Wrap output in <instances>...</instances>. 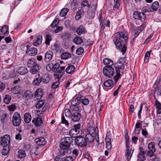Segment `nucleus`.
<instances>
[{
	"label": "nucleus",
	"mask_w": 161,
	"mask_h": 161,
	"mask_svg": "<svg viewBox=\"0 0 161 161\" xmlns=\"http://www.w3.org/2000/svg\"><path fill=\"white\" fill-rule=\"evenodd\" d=\"M76 32L79 35L83 34L86 32L85 28L81 25L79 26L77 28L76 30Z\"/></svg>",
	"instance_id": "18"
},
{
	"label": "nucleus",
	"mask_w": 161,
	"mask_h": 161,
	"mask_svg": "<svg viewBox=\"0 0 161 161\" xmlns=\"http://www.w3.org/2000/svg\"><path fill=\"white\" fill-rule=\"evenodd\" d=\"M71 150H66L64 149H61L59 152V154L61 156H64L68 154L71 153Z\"/></svg>",
	"instance_id": "30"
},
{
	"label": "nucleus",
	"mask_w": 161,
	"mask_h": 161,
	"mask_svg": "<svg viewBox=\"0 0 161 161\" xmlns=\"http://www.w3.org/2000/svg\"><path fill=\"white\" fill-rule=\"evenodd\" d=\"M43 80V78L40 76V74H38V77L35 78L32 82V84L34 85H38L40 84Z\"/></svg>",
	"instance_id": "22"
},
{
	"label": "nucleus",
	"mask_w": 161,
	"mask_h": 161,
	"mask_svg": "<svg viewBox=\"0 0 161 161\" xmlns=\"http://www.w3.org/2000/svg\"><path fill=\"white\" fill-rule=\"evenodd\" d=\"M31 116L29 113H26L24 115V120L26 123H29L31 120Z\"/></svg>",
	"instance_id": "28"
},
{
	"label": "nucleus",
	"mask_w": 161,
	"mask_h": 161,
	"mask_svg": "<svg viewBox=\"0 0 161 161\" xmlns=\"http://www.w3.org/2000/svg\"><path fill=\"white\" fill-rule=\"evenodd\" d=\"M16 155L18 157L20 158H23L26 156V153L25 151L19 150L18 151Z\"/></svg>",
	"instance_id": "32"
},
{
	"label": "nucleus",
	"mask_w": 161,
	"mask_h": 161,
	"mask_svg": "<svg viewBox=\"0 0 161 161\" xmlns=\"http://www.w3.org/2000/svg\"><path fill=\"white\" fill-rule=\"evenodd\" d=\"M151 51H147L145 54L144 61L146 62H148V61L149 58L150 56Z\"/></svg>",
	"instance_id": "52"
},
{
	"label": "nucleus",
	"mask_w": 161,
	"mask_h": 161,
	"mask_svg": "<svg viewBox=\"0 0 161 161\" xmlns=\"http://www.w3.org/2000/svg\"><path fill=\"white\" fill-rule=\"evenodd\" d=\"M103 63L106 66H111L114 64L113 62L109 58H105L103 59Z\"/></svg>",
	"instance_id": "29"
},
{
	"label": "nucleus",
	"mask_w": 161,
	"mask_h": 161,
	"mask_svg": "<svg viewBox=\"0 0 161 161\" xmlns=\"http://www.w3.org/2000/svg\"><path fill=\"white\" fill-rule=\"evenodd\" d=\"M81 8L83 9H88L90 6L91 3L90 2L87 0H84L81 3Z\"/></svg>",
	"instance_id": "25"
},
{
	"label": "nucleus",
	"mask_w": 161,
	"mask_h": 161,
	"mask_svg": "<svg viewBox=\"0 0 161 161\" xmlns=\"http://www.w3.org/2000/svg\"><path fill=\"white\" fill-rule=\"evenodd\" d=\"M53 65L52 63L49 64L46 66V70L49 71H50L51 70L53 71Z\"/></svg>",
	"instance_id": "48"
},
{
	"label": "nucleus",
	"mask_w": 161,
	"mask_h": 161,
	"mask_svg": "<svg viewBox=\"0 0 161 161\" xmlns=\"http://www.w3.org/2000/svg\"><path fill=\"white\" fill-rule=\"evenodd\" d=\"M78 150L77 149H74L72 152L73 157L75 158L78 156Z\"/></svg>",
	"instance_id": "63"
},
{
	"label": "nucleus",
	"mask_w": 161,
	"mask_h": 161,
	"mask_svg": "<svg viewBox=\"0 0 161 161\" xmlns=\"http://www.w3.org/2000/svg\"><path fill=\"white\" fill-rule=\"evenodd\" d=\"M73 42L76 44H80L82 42V39L80 37L77 36L73 40Z\"/></svg>",
	"instance_id": "42"
},
{
	"label": "nucleus",
	"mask_w": 161,
	"mask_h": 161,
	"mask_svg": "<svg viewBox=\"0 0 161 161\" xmlns=\"http://www.w3.org/2000/svg\"><path fill=\"white\" fill-rule=\"evenodd\" d=\"M126 149L125 151V158L126 159L125 161H130L132 157L133 150L130 149V147L127 144V141L126 143Z\"/></svg>",
	"instance_id": "10"
},
{
	"label": "nucleus",
	"mask_w": 161,
	"mask_h": 161,
	"mask_svg": "<svg viewBox=\"0 0 161 161\" xmlns=\"http://www.w3.org/2000/svg\"><path fill=\"white\" fill-rule=\"evenodd\" d=\"M71 37V35L69 33L65 32L63 34L61 37L63 40H68Z\"/></svg>",
	"instance_id": "35"
},
{
	"label": "nucleus",
	"mask_w": 161,
	"mask_h": 161,
	"mask_svg": "<svg viewBox=\"0 0 161 161\" xmlns=\"http://www.w3.org/2000/svg\"><path fill=\"white\" fill-rule=\"evenodd\" d=\"M154 94L155 96H161V87L155 88Z\"/></svg>",
	"instance_id": "43"
},
{
	"label": "nucleus",
	"mask_w": 161,
	"mask_h": 161,
	"mask_svg": "<svg viewBox=\"0 0 161 161\" xmlns=\"http://www.w3.org/2000/svg\"><path fill=\"white\" fill-rule=\"evenodd\" d=\"M104 75L108 78H112L114 74V69L111 66H105L103 69Z\"/></svg>",
	"instance_id": "5"
},
{
	"label": "nucleus",
	"mask_w": 161,
	"mask_h": 161,
	"mask_svg": "<svg viewBox=\"0 0 161 161\" xmlns=\"http://www.w3.org/2000/svg\"><path fill=\"white\" fill-rule=\"evenodd\" d=\"M7 114L6 113H3L0 116V119L2 122L4 123L7 120Z\"/></svg>",
	"instance_id": "44"
},
{
	"label": "nucleus",
	"mask_w": 161,
	"mask_h": 161,
	"mask_svg": "<svg viewBox=\"0 0 161 161\" xmlns=\"http://www.w3.org/2000/svg\"><path fill=\"white\" fill-rule=\"evenodd\" d=\"M155 152H153V151L148 150L147 151V153H146V155L148 157H153L155 155L154 154Z\"/></svg>",
	"instance_id": "58"
},
{
	"label": "nucleus",
	"mask_w": 161,
	"mask_h": 161,
	"mask_svg": "<svg viewBox=\"0 0 161 161\" xmlns=\"http://www.w3.org/2000/svg\"><path fill=\"white\" fill-rule=\"evenodd\" d=\"M91 122L92 124V125H91L90 123L87 126V131L89 133V134H95L96 135V129H95V127L93 126V122L91 121Z\"/></svg>",
	"instance_id": "17"
},
{
	"label": "nucleus",
	"mask_w": 161,
	"mask_h": 161,
	"mask_svg": "<svg viewBox=\"0 0 161 161\" xmlns=\"http://www.w3.org/2000/svg\"><path fill=\"white\" fill-rule=\"evenodd\" d=\"M42 37H37L36 40H35V41L33 42V44L35 46H37L40 45L42 43Z\"/></svg>",
	"instance_id": "46"
},
{
	"label": "nucleus",
	"mask_w": 161,
	"mask_h": 161,
	"mask_svg": "<svg viewBox=\"0 0 161 161\" xmlns=\"http://www.w3.org/2000/svg\"><path fill=\"white\" fill-rule=\"evenodd\" d=\"M71 113L70 110L69 109H66L64 111V114L66 117H71Z\"/></svg>",
	"instance_id": "62"
},
{
	"label": "nucleus",
	"mask_w": 161,
	"mask_h": 161,
	"mask_svg": "<svg viewBox=\"0 0 161 161\" xmlns=\"http://www.w3.org/2000/svg\"><path fill=\"white\" fill-rule=\"evenodd\" d=\"M75 67L72 65H69L66 69V72L68 74L73 73L74 71Z\"/></svg>",
	"instance_id": "26"
},
{
	"label": "nucleus",
	"mask_w": 161,
	"mask_h": 161,
	"mask_svg": "<svg viewBox=\"0 0 161 161\" xmlns=\"http://www.w3.org/2000/svg\"><path fill=\"white\" fill-rule=\"evenodd\" d=\"M111 136L108 134L107 133V136L105 137V142L106 143H111Z\"/></svg>",
	"instance_id": "57"
},
{
	"label": "nucleus",
	"mask_w": 161,
	"mask_h": 161,
	"mask_svg": "<svg viewBox=\"0 0 161 161\" xmlns=\"http://www.w3.org/2000/svg\"><path fill=\"white\" fill-rule=\"evenodd\" d=\"M84 12L82 9H79L78 11L76 13V15L75 18L76 20H78L80 19L82 13Z\"/></svg>",
	"instance_id": "34"
},
{
	"label": "nucleus",
	"mask_w": 161,
	"mask_h": 161,
	"mask_svg": "<svg viewBox=\"0 0 161 161\" xmlns=\"http://www.w3.org/2000/svg\"><path fill=\"white\" fill-rule=\"evenodd\" d=\"M21 121L20 114L17 112L14 113L12 118V122L13 125L14 126H18L20 124Z\"/></svg>",
	"instance_id": "7"
},
{
	"label": "nucleus",
	"mask_w": 161,
	"mask_h": 161,
	"mask_svg": "<svg viewBox=\"0 0 161 161\" xmlns=\"http://www.w3.org/2000/svg\"><path fill=\"white\" fill-rule=\"evenodd\" d=\"M42 90L40 89H37L35 92V97L37 99L41 98L43 96Z\"/></svg>",
	"instance_id": "24"
},
{
	"label": "nucleus",
	"mask_w": 161,
	"mask_h": 161,
	"mask_svg": "<svg viewBox=\"0 0 161 161\" xmlns=\"http://www.w3.org/2000/svg\"><path fill=\"white\" fill-rule=\"evenodd\" d=\"M64 139V141L60 144V148L61 149L71 150L69 148L70 143L73 142V138L71 137H65Z\"/></svg>",
	"instance_id": "4"
},
{
	"label": "nucleus",
	"mask_w": 161,
	"mask_h": 161,
	"mask_svg": "<svg viewBox=\"0 0 161 161\" xmlns=\"http://www.w3.org/2000/svg\"><path fill=\"white\" fill-rule=\"evenodd\" d=\"M59 20L58 19H56L53 21L51 24V26L52 28H54L58 23Z\"/></svg>",
	"instance_id": "59"
},
{
	"label": "nucleus",
	"mask_w": 161,
	"mask_h": 161,
	"mask_svg": "<svg viewBox=\"0 0 161 161\" xmlns=\"http://www.w3.org/2000/svg\"><path fill=\"white\" fill-rule=\"evenodd\" d=\"M116 38L114 42L117 49L120 50L122 54L124 55L126 50V47L124 44L126 42L128 39V33L127 31H123L115 33L114 35Z\"/></svg>",
	"instance_id": "1"
},
{
	"label": "nucleus",
	"mask_w": 161,
	"mask_h": 161,
	"mask_svg": "<svg viewBox=\"0 0 161 161\" xmlns=\"http://www.w3.org/2000/svg\"><path fill=\"white\" fill-rule=\"evenodd\" d=\"M120 0H114L113 9L117 10L120 6Z\"/></svg>",
	"instance_id": "31"
},
{
	"label": "nucleus",
	"mask_w": 161,
	"mask_h": 161,
	"mask_svg": "<svg viewBox=\"0 0 161 161\" xmlns=\"http://www.w3.org/2000/svg\"><path fill=\"white\" fill-rule=\"evenodd\" d=\"M114 83V81L112 80H108L104 82L103 85L107 87L111 86Z\"/></svg>",
	"instance_id": "37"
},
{
	"label": "nucleus",
	"mask_w": 161,
	"mask_h": 161,
	"mask_svg": "<svg viewBox=\"0 0 161 161\" xmlns=\"http://www.w3.org/2000/svg\"><path fill=\"white\" fill-rule=\"evenodd\" d=\"M8 26L6 25H4L1 28V32L4 35H5L7 33L8 30Z\"/></svg>",
	"instance_id": "49"
},
{
	"label": "nucleus",
	"mask_w": 161,
	"mask_h": 161,
	"mask_svg": "<svg viewBox=\"0 0 161 161\" xmlns=\"http://www.w3.org/2000/svg\"><path fill=\"white\" fill-rule=\"evenodd\" d=\"M71 54L69 52H64L61 54V57L63 59H66L70 58Z\"/></svg>",
	"instance_id": "33"
},
{
	"label": "nucleus",
	"mask_w": 161,
	"mask_h": 161,
	"mask_svg": "<svg viewBox=\"0 0 161 161\" xmlns=\"http://www.w3.org/2000/svg\"><path fill=\"white\" fill-rule=\"evenodd\" d=\"M33 97V93L30 91H26L24 95L25 100H29Z\"/></svg>",
	"instance_id": "19"
},
{
	"label": "nucleus",
	"mask_w": 161,
	"mask_h": 161,
	"mask_svg": "<svg viewBox=\"0 0 161 161\" xmlns=\"http://www.w3.org/2000/svg\"><path fill=\"white\" fill-rule=\"evenodd\" d=\"M18 89H19V86L14 87L11 89V91L14 93L17 94L19 92V90H18Z\"/></svg>",
	"instance_id": "64"
},
{
	"label": "nucleus",
	"mask_w": 161,
	"mask_h": 161,
	"mask_svg": "<svg viewBox=\"0 0 161 161\" xmlns=\"http://www.w3.org/2000/svg\"><path fill=\"white\" fill-rule=\"evenodd\" d=\"M10 137L8 135H6L1 137L0 144L3 146H7L10 142Z\"/></svg>",
	"instance_id": "12"
},
{
	"label": "nucleus",
	"mask_w": 161,
	"mask_h": 161,
	"mask_svg": "<svg viewBox=\"0 0 161 161\" xmlns=\"http://www.w3.org/2000/svg\"><path fill=\"white\" fill-rule=\"evenodd\" d=\"M52 48L53 50L56 52L60 51L62 49L61 46L59 44L56 43L52 45Z\"/></svg>",
	"instance_id": "27"
},
{
	"label": "nucleus",
	"mask_w": 161,
	"mask_h": 161,
	"mask_svg": "<svg viewBox=\"0 0 161 161\" xmlns=\"http://www.w3.org/2000/svg\"><path fill=\"white\" fill-rule=\"evenodd\" d=\"M53 53L51 51H47L45 54L44 60L46 62H50L53 58Z\"/></svg>",
	"instance_id": "14"
},
{
	"label": "nucleus",
	"mask_w": 161,
	"mask_h": 161,
	"mask_svg": "<svg viewBox=\"0 0 161 161\" xmlns=\"http://www.w3.org/2000/svg\"><path fill=\"white\" fill-rule=\"evenodd\" d=\"M35 142L38 145H43L45 144L46 141L43 137H40L36 139Z\"/></svg>",
	"instance_id": "20"
},
{
	"label": "nucleus",
	"mask_w": 161,
	"mask_h": 161,
	"mask_svg": "<svg viewBox=\"0 0 161 161\" xmlns=\"http://www.w3.org/2000/svg\"><path fill=\"white\" fill-rule=\"evenodd\" d=\"M81 125L80 123L74 125L73 128H72L69 131V134L71 136L74 135H77L81 131Z\"/></svg>",
	"instance_id": "8"
},
{
	"label": "nucleus",
	"mask_w": 161,
	"mask_h": 161,
	"mask_svg": "<svg viewBox=\"0 0 161 161\" xmlns=\"http://www.w3.org/2000/svg\"><path fill=\"white\" fill-rule=\"evenodd\" d=\"M137 158L138 160L139 161H143L145 159L143 149L142 148L140 149V151L137 156Z\"/></svg>",
	"instance_id": "23"
},
{
	"label": "nucleus",
	"mask_w": 161,
	"mask_h": 161,
	"mask_svg": "<svg viewBox=\"0 0 161 161\" xmlns=\"http://www.w3.org/2000/svg\"><path fill=\"white\" fill-rule=\"evenodd\" d=\"M11 99V96L10 95H6L3 98L4 102L5 104H8L10 102Z\"/></svg>",
	"instance_id": "36"
},
{
	"label": "nucleus",
	"mask_w": 161,
	"mask_h": 161,
	"mask_svg": "<svg viewBox=\"0 0 161 161\" xmlns=\"http://www.w3.org/2000/svg\"><path fill=\"white\" fill-rule=\"evenodd\" d=\"M74 144L84 147L87 145V142L86 139L82 136H77L75 139Z\"/></svg>",
	"instance_id": "6"
},
{
	"label": "nucleus",
	"mask_w": 161,
	"mask_h": 161,
	"mask_svg": "<svg viewBox=\"0 0 161 161\" xmlns=\"http://www.w3.org/2000/svg\"><path fill=\"white\" fill-rule=\"evenodd\" d=\"M61 76L62 75L61 74V72L60 71V70H59L57 72L55 73L54 75V78L55 79H58V80L60 78Z\"/></svg>",
	"instance_id": "51"
},
{
	"label": "nucleus",
	"mask_w": 161,
	"mask_h": 161,
	"mask_svg": "<svg viewBox=\"0 0 161 161\" xmlns=\"http://www.w3.org/2000/svg\"><path fill=\"white\" fill-rule=\"evenodd\" d=\"M148 148L149 150L153 151L155 152L156 151L154 144L153 142H150L148 144Z\"/></svg>",
	"instance_id": "41"
},
{
	"label": "nucleus",
	"mask_w": 161,
	"mask_h": 161,
	"mask_svg": "<svg viewBox=\"0 0 161 161\" xmlns=\"http://www.w3.org/2000/svg\"><path fill=\"white\" fill-rule=\"evenodd\" d=\"M117 66H115L116 75L114 76L113 79L116 82L121 76L120 72L124 68L125 60L124 58H121L116 63Z\"/></svg>",
	"instance_id": "3"
},
{
	"label": "nucleus",
	"mask_w": 161,
	"mask_h": 161,
	"mask_svg": "<svg viewBox=\"0 0 161 161\" xmlns=\"http://www.w3.org/2000/svg\"><path fill=\"white\" fill-rule=\"evenodd\" d=\"M27 66L30 68V72L32 74L38 73L41 69V66L37 63V60L33 58L29 59L27 62Z\"/></svg>",
	"instance_id": "2"
},
{
	"label": "nucleus",
	"mask_w": 161,
	"mask_h": 161,
	"mask_svg": "<svg viewBox=\"0 0 161 161\" xmlns=\"http://www.w3.org/2000/svg\"><path fill=\"white\" fill-rule=\"evenodd\" d=\"M9 149L8 146H5L3 147L2 151V153L3 155H7L9 153Z\"/></svg>",
	"instance_id": "39"
},
{
	"label": "nucleus",
	"mask_w": 161,
	"mask_h": 161,
	"mask_svg": "<svg viewBox=\"0 0 161 161\" xmlns=\"http://www.w3.org/2000/svg\"><path fill=\"white\" fill-rule=\"evenodd\" d=\"M80 102L81 103L85 105H88L89 102V100L86 98H83L80 99Z\"/></svg>",
	"instance_id": "53"
},
{
	"label": "nucleus",
	"mask_w": 161,
	"mask_h": 161,
	"mask_svg": "<svg viewBox=\"0 0 161 161\" xmlns=\"http://www.w3.org/2000/svg\"><path fill=\"white\" fill-rule=\"evenodd\" d=\"M78 111L72 110L71 112L70 118L74 122H77L79 121L80 119L81 115Z\"/></svg>",
	"instance_id": "11"
},
{
	"label": "nucleus",
	"mask_w": 161,
	"mask_h": 161,
	"mask_svg": "<svg viewBox=\"0 0 161 161\" xmlns=\"http://www.w3.org/2000/svg\"><path fill=\"white\" fill-rule=\"evenodd\" d=\"M26 53L29 56H34L37 54V50L34 47H31L30 48H27Z\"/></svg>",
	"instance_id": "16"
},
{
	"label": "nucleus",
	"mask_w": 161,
	"mask_h": 161,
	"mask_svg": "<svg viewBox=\"0 0 161 161\" xmlns=\"http://www.w3.org/2000/svg\"><path fill=\"white\" fill-rule=\"evenodd\" d=\"M61 122L63 124H65L66 125H68L69 124L68 121L65 119L64 115L62 116Z\"/></svg>",
	"instance_id": "61"
},
{
	"label": "nucleus",
	"mask_w": 161,
	"mask_h": 161,
	"mask_svg": "<svg viewBox=\"0 0 161 161\" xmlns=\"http://www.w3.org/2000/svg\"><path fill=\"white\" fill-rule=\"evenodd\" d=\"M86 140L88 142H92L94 141V137L92 134H88L86 135Z\"/></svg>",
	"instance_id": "40"
},
{
	"label": "nucleus",
	"mask_w": 161,
	"mask_h": 161,
	"mask_svg": "<svg viewBox=\"0 0 161 161\" xmlns=\"http://www.w3.org/2000/svg\"><path fill=\"white\" fill-rule=\"evenodd\" d=\"M80 97H75L71 102V108L72 110L78 111L79 108L77 106L80 102Z\"/></svg>",
	"instance_id": "9"
},
{
	"label": "nucleus",
	"mask_w": 161,
	"mask_h": 161,
	"mask_svg": "<svg viewBox=\"0 0 161 161\" xmlns=\"http://www.w3.org/2000/svg\"><path fill=\"white\" fill-rule=\"evenodd\" d=\"M17 72L21 75H24L27 73L28 70L24 67H20L17 69Z\"/></svg>",
	"instance_id": "21"
},
{
	"label": "nucleus",
	"mask_w": 161,
	"mask_h": 161,
	"mask_svg": "<svg viewBox=\"0 0 161 161\" xmlns=\"http://www.w3.org/2000/svg\"><path fill=\"white\" fill-rule=\"evenodd\" d=\"M133 18L136 19H138L141 21L145 20L146 16L143 12H139L138 11H135L133 14Z\"/></svg>",
	"instance_id": "13"
},
{
	"label": "nucleus",
	"mask_w": 161,
	"mask_h": 161,
	"mask_svg": "<svg viewBox=\"0 0 161 161\" xmlns=\"http://www.w3.org/2000/svg\"><path fill=\"white\" fill-rule=\"evenodd\" d=\"M16 106L15 104L14 103L8 106V110L10 111H13L16 109Z\"/></svg>",
	"instance_id": "55"
},
{
	"label": "nucleus",
	"mask_w": 161,
	"mask_h": 161,
	"mask_svg": "<svg viewBox=\"0 0 161 161\" xmlns=\"http://www.w3.org/2000/svg\"><path fill=\"white\" fill-rule=\"evenodd\" d=\"M62 161H73V159L72 157L70 156H65L61 158Z\"/></svg>",
	"instance_id": "50"
},
{
	"label": "nucleus",
	"mask_w": 161,
	"mask_h": 161,
	"mask_svg": "<svg viewBox=\"0 0 161 161\" xmlns=\"http://www.w3.org/2000/svg\"><path fill=\"white\" fill-rule=\"evenodd\" d=\"M84 51V48L82 47H80L77 49L76 52L77 54L80 55Z\"/></svg>",
	"instance_id": "56"
},
{
	"label": "nucleus",
	"mask_w": 161,
	"mask_h": 161,
	"mask_svg": "<svg viewBox=\"0 0 161 161\" xmlns=\"http://www.w3.org/2000/svg\"><path fill=\"white\" fill-rule=\"evenodd\" d=\"M32 122L34 123L36 127H39L42 125L43 124L42 118L40 116H38L36 118H34L32 120Z\"/></svg>",
	"instance_id": "15"
},
{
	"label": "nucleus",
	"mask_w": 161,
	"mask_h": 161,
	"mask_svg": "<svg viewBox=\"0 0 161 161\" xmlns=\"http://www.w3.org/2000/svg\"><path fill=\"white\" fill-rule=\"evenodd\" d=\"M140 33V31H137V30H135L133 31L132 36V37H133V38H132L133 40Z\"/></svg>",
	"instance_id": "60"
},
{
	"label": "nucleus",
	"mask_w": 161,
	"mask_h": 161,
	"mask_svg": "<svg viewBox=\"0 0 161 161\" xmlns=\"http://www.w3.org/2000/svg\"><path fill=\"white\" fill-rule=\"evenodd\" d=\"M52 38L51 36L49 34L46 35V39L45 41L47 45H49L50 43V42L52 40Z\"/></svg>",
	"instance_id": "54"
},
{
	"label": "nucleus",
	"mask_w": 161,
	"mask_h": 161,
	"mask_svg": "<svg viewBox=\"0 0 161 161\" xmlns=\"http://www.w3.org/2000/svg\"><path fill=\"white\" fill-rule=\"evenodd\" d=\"M69 12V10L67 8H64L62 9L60 13V15L61 17L65 16L67 13Z\"/></svg>",
	"instance_id": "45"
},
{
	"label": "nucleus",
	"mask_w": 161,
	"mask_h": 161,
	"mask_svg": "<svg viewBox=\"0 0 161 161\" xmlns=\"http://www.w3.org/2000/svg\"><path fill=\"white\" fill-rule=\"evenodd\" d=\"M159 4L158 2H153L151 6L152 8L154 10H156L159 8Z\"/></svg>",
	"instance_id": "47"
},
{
	"label": "nucleus",
	"mask_w": 161,
	"mask_h": 161,
	"mask_svg": "<svg viewBox=\"0 0 161 161\" xmlns=\"http://www.w3.org/2000/svg\"><path fill=\"white\" fill-rule=\"evenodd\" d=\"M45 103V101L43 100H40L38 101L36 104V107L37 108H40L42 107Z\"/></svg>",
	"instance_id": "38"
}]
</instances>
